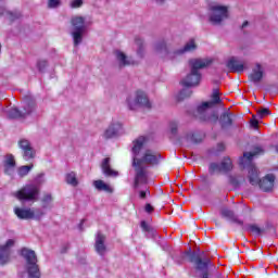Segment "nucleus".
I'll return each instance as SVG.
<instances>
[{
    "label": "nucleus",
    "instance_id": "51",
    "mask_svg": "<svg viewBox=\"0 0 278 278\" xmlns=\"http://www.w3.org/2000/svg\"><path fill=\"white\" fill-rule=\"evenodd\" d=\"M156 3H164V0H154Z\"/></svg>",
    "mask_w": 278,
    "mask_h": 278
},
{
    "label": "nucleus",
    "instance_id": "10",
    "mask_svg": "<svg viewBox=\"0 0 278 278\" xmlns=\"http://www.w3.org/2000/svg\"><path fill=\"white\" fill-rule=\"evenodd\" d=\"M14 214L20 218V220H40L45 216V212L37 208L36 212L31 208H21L15 207Z\"/></svg>",
    "mask_w": 278,
    "mask_h": 278
},
{
    "label": "nucleus",
    "instance_id": "12",
    "mask_svg": "<svg viewBox=\"0 0 278 278\" xmlns=\"http://www.w3.org/2000/svg\"><path fill=\"white\" fill-rule=\"evenodd\" d=\"M233 170V162L229 156L223 159L220 163H211L208 166L210 175H214L215 173H230Z\"/></svg>",
    "mask_w": 278,
    "mask_h": 278
},
{
    "label": "nucleus",
    "instance_id": "19",
    "mask_svg": "<svg viewBox=\"0 0 278 278\" xmlns=\"http://www.w3.org/2000/svg\"><path fill=\"white\" fill-rule=\"evenodd\" d=\"M122 128L123 126L119 123H113L104 131L103 137L105 138V140L116 138V136H118V131H121Z\"/></svg>",
    "mask_w": 278,
    "mask_h": 278
},
{
    "label": "nucleus",
    "instance_id": "17",
    "mask_svg": "<svg viewBox=\"0 0 278 278\" xmlns=\"http://www.w3.org/2000/svg\"><path fill=\"white\" fill-rule=\"evenodd\" d=\"M106 237L101 231H99L96 236L94 249L98 254L105 255V251H108V247H105Z\"/></svg>",
    "mask_w": 278,
    "mask_h": 278
},
{
    "label": "nucleus",
    "instance_id": "39",
    "mask_svg": "<svg viewBox=\"0 0 278 278\" xmlns=\"http://www.w3.org/2000/svg\"><path fill=\"white\" fill-rule=\"evenodd\" d=\"M269 114H270V110H268V109L263 108L257 111L258 118H264L265 116H268Z\"/></svg>",
    "mask_w": 278,
    "mask_h": 278
},
{
    "label": "nucleus",
    "instance_id": "40",
    "mask_svg": "<svg viewBox=\"0 0 278 278\" xmlns=\"http://www.w3.org/2000/svg\"><path fill=\"white\" fill-rule=\"evenodd\" d=\"M141 229L147 233H151V231H153V228H151V226H149L144 220L141 222Z\"/></svg>",
    "mask_w": 278,
    "mask_h": 278
},
{
    "label": "nucleus",
    "instance_id": "30",
    "mask_svg": "<svg viewBox=\"0 0 278 278\" xmlns=\"http://www.w3.org/2000/svg\"><path fill=\"white\" fill-rule=\"evenodd\" d=\"M135 45H137V47H138L137 54L140 58H142V55H144V40H142V38H140V37H136Z\"/></svg>",
    "mask_w": 278,
    "mask_h": 278
},
{
    "label": "nucleus",
    "instance_id": "14",
    "mask_svg": "<svg viewBox=\"0 0 278 278\" xmlns=\"http://www.w3.org/2000/svg\"><path fill=\"white\" fill-rule=\"evenodd\" d=\"M18 147L23 151V157L24 160H34L36 157V150L31 147V143L27 139H21L18 141Z\"/></svg>",
    "mask_w": 278,
    "mask_h": 278
},
{
    "label": "nucleus",
    "instance_id": "28",
    "mask_svg": "<svg viewBox=\"0 0 278 278\" xmlns=\"http://www.w3.org/2000/svg\"><path fill=\"white\" fill-rule=\"evenodd\" d=\"M41 203H42V208L43 210H49V208L53 207V205H52L53 195L51 193L43 194V197L41 199Z\"/></svg>",
    "mask_w": 278,
    "mask_h": 278
},
{
    "label": "nucleus",
    "instance_id": "4",
    "mask_svg": "<svg viewBox=\"0 0 278 278\" xmlns=\"http://www.w3.org/2000/svg\"><path fill=\"white\" fill-rule=\"evenodd\" d=\"M212 64V60L207 59H190L189 67L190 74L186 76L185 79L180 81L185 88H193L194 86H199L201 84V70L207 68Z\"/></svg>",
    "mask_w": 278,
    "mask_h": 278
},
{
    "label": "nucleus",
    "instance_id": "20",
    "mask_svg": "<svg viewBox=\"0 0 278 278\" xmlns=\"http://www.w3.org/2000/svg\"><path fill=\"white\" fill-rule=\"evenodd\" d=\"M110 162H111L110 157L103 159L101 163V169L103 172V175H105V177H118V172L112 169Z\"/></svg>",
    "mask_w": 278,
    "mask_h": 278
},
{
    "label": "nucleus",
    "instance_id": "35",
    "mask_svg": "<svg viewBox=\"0 0 278 278\" xmlns=\"http://www.w3.org/2000/svg\"><path fill=\"white\" fill-rule=\"evenodd\" d=\"M190 97H192V90L186 88L178 93L177 100L184 101V99H190Z\"/></svg>",
    "mask_w": 278,
    "mask_h": 278
},
{
    "label": "nucleus",
    "instance_id": "8",
    "mask_svg": "<svg viewBox=\"0 0 278 278\" xmlns=\"http://www.w3.org/2000/svg\"><path fill=\"white\" fill-rule=\"evenodd\" d=\"M72 25V37L74 40V47L81 45L84 40V36L86 35L87 27H86V18L84 16H73L71 18Z\"/></svg>",
    "mask_w": 278,
    "mask_h": 278
},
{
    "label": "nucleus",
    "instance_id": "7",
    "mask_svg": "<svg viewBox=\"0 0 278 278\" xmlns=\"http://www.w3.org/2000/svg\"><path fill=\"white\" fill-rule=\"evenodd\" d=\"M15 197L18 201L36 203L40 197V182H33L25 185L22 189L16 191Z\"/></svg>",
    "mask_w": 278,
    "mask_h": 278
},
{
    "label": "nucleus",
    "instance_id": "53",
    "mask_svg": "<svg viewBox=\"0 0 278 278\" xmlns=\"http://www.w3.org/2000/svg\"><path fill=\"white\" fill-rule=\"evenodd\" d=\"M215 119L218 121V116H215Z\"/></svg>",
    "mask_w": 278,
    "mask_h": 278
},
{
    "label": "nucleus",
    "instance_id": "23",
    "mask_svg": "<svg viewBox=\"0 0 278 278\" xmlns=\"http://www.w3.org/2000/svg\"><path fill=\"white\" fill-rule=\"evenodd\" d=\"M220 214L224 218H228V220H231V223H236V225H240V227H242V225H244V222L239 219L238 216H236V213H233V211H231L229 208H223L220 211Z\"/></svg>",
    "mask_w": 278,
    "mask_h": 278
},
{
    "label": "nucleus",
    "instance_id": "33",
    "mask_svg": "<svg viewBox=\"0 0 278 278\" xmlns=\"http://www.w3.org/2000/svg\"><path fill=\"white\" fill-rule=\"evenodd\" d=\"M140 188H143V190H140ZM134 190H140L139 191V199H147V194H151V191L149 190L148 184L146 185H140L137 189L134 188Z\"/></svg>",
    "mask_w": 278,
    "mask_h": 278
},
{
    "label": "nucleus",
    "instance_id": "32",
    "mask_svg": "<svg viewBox=\"0 0 278 278\" xmlns=\"http://www.w3.org/2000/svg\"><path fill=\"white\" fill-rule=\"evenodd\" d=\"M31 168H34V164L23 165L18 167L17 175L20 177H26V175H29V170H31Z\"/></svg>",
    "mask_w": 278,
    "mask_h": 278
},
{
    "label": "nucleus",
    "instance_id": "50",
    "mask_svg": "<svg viewBox=\"0 0 278 278\" xmlns=\"http://www.w3.org/2000/svg\"><path fill=\"white\" fill-rule=\"evenodd\" d=\"M84 222H85V219H81V222H80V224H79V229L81 230L83 228V226H84Z\"/></svg>",
    "mask_w": 278,
    "mask_h": 278
},
{
    "label": "nucleus",
    "instance_id": "2",
    "mask_svg": "<svg viewBox=\"0 0 278 278\" xmlns=\"http://www.w3.org/2000/svg\"><path fill=\"white\" fill-rule=\"evenodd\" d=\"M264 154V149L255 147L253 152H244L243 156L239 160L240 168H248V178L251 186H258L263 192H273L275 188V175L267 174L263 179H260V172L255 164H253V157L255 155Z\"/></svg>",
    "mask_w": 278,
    "mask_h": 278
},
{
    "label": "nucleus",
    "instance_id": "29",
    "mask_svg": "<svg viewBox=\"0 0 278 278\" xmlns=\"http://www.w3.org/2000/svg\"><path fill=\"white\" fill-rule=\"evenodd\" d=\"M245 229L247 231L253 233L254 236H262V233H264V229L260 228L255 224H249Z\"/></svg>",
    "mask_w": 278,
    "mask_h": 278
},
{
    "label": "nucleus",
    "instance_id": "42",
    "mask_svg": "<svg viewBox=\"0 0 278 278\" xmlns=\"http://www.w3.org/2000/svg\"><path fill=\"white\" fill-rule=\"evenodd\" d=\"M84 5V0H73L71 3V8H81Z\"/></svg>",
    "mask_w": 278,
    "mask_h": 278
},
{
    "label": "nucleus",
    "instance_id": "27",
    "mask_svg": "<svg viewBox=\"0 0 278 278\" xmlns=\"http://www.w3.org/2000/svg\"><path fill=\"white\" fill-rule=\"evenodd\" d=\"M65 181L66 184L73 186L74 188H77V186H79V180H77V174H75V172L66 174Z\"/></svg>",
    "mask_w": 278,
    "mask_h": 278
},
{
    "label": "nucleus",
    "instance_id": "15",
    "mask_svg": "<svg viewBox=\"0 0 278 278\" xmlns=\"http://www.w3.org/2000/svg\"><path fill=\"white\" fill-rule=\"evenodd\" d=\"M211 101L203 102L200 106H198L199 114H203L205 110H210V108H214V105H219L220 103V93L218 92V89L213 90V94L211 97Z\"/></svg>",
    "mask_w": 278,
    "mask_h": 278
},
{
    "label": "nucleus",
    "instance_id": "24",
    "mask_svg": "<svg viewBox=\"0 0 278 278\" xmlns=\"http://www.w3.org/2000/svg\"><path fill=\"white\" fill-rule=\"evenodd\" d=\"M227 68H229L231 73H243L244 64L240 63V61H237L235 58H231L227 62Z\"/></svg>",
    "mask_w": 278,
    "mask_h": 278
},
{
    "label": "nucleus",
    "instance_id": "44",
    "mask_svg": "<svg viewBox=\"0 0 278 278\" xmlns=\"http://www.w3.org/2000/svg\"><path fill=\"white\" fill-rule=\"evenodd\" d=\"M155 208L153 207V205H151V204H146V212L148 213V214H151V213H153V211H154Z\"/></svg>",
    "mask_w": 278,
    "mask_h": 278
},
{
    "label": "nucleus",
    "instance_id": "38",
    "mask_svg": "<svg viewBox=\"0 0 278 278\" xmlns=\"http://www.w3.org/2000/svg\"><path fill=\"white\" fill-rule=\"evenodd\" d=\"M62 1L61 0H48V8L55 9L60 8Z\"/></svg>",
    "mask_w": 278,
    "mask_h": 278
},
{
    "label": "nucleus",
    "instance_id": "13",
    "mask_svg": "<svg viewBox=\"0 0 278 278\" xmlns=\"http://www.w3.org/2000/svg\"><path fill=\"white\" fill-rule=\"evenodd\" d=\"M14 239H9L5 244L0 245V265L5 266V264H10V256L12 255L11 248L14 247Z\"/></svg>",
    "mask_w": 278,
    "mask_h": 278
},
{
    "label": "nucleus",
    "instance_id": "52",
    "mask_svg": "<svg viewBox=\"0 0 278 278\" xmlns=\"http://www.w3.org/2000/svg\"><path fill=\"white\" fill-rule=\"evenodd\" d=\"M275 149H276V151H277V153H278V144H277V146H275Z\"/></svg>",
    "mask_w": 278,
    "mask_h": 278
},
{
    "label": "nucleus",
    "instance_id": "37",
    "mask_svg": "<svg viewBox=\"0 0 278 278\" xmlns=\"http://www.w3.org/2000/svg\"><path fill=\"white\" fill-rule=\"evenodd\" d=\"M178 127H179V125L177 124V122L169 123V131H170L172 136H177Z\"/></svg>",
    "mask_w": 278,
    "mask_h": 278
},
{
    "label": "nucleus",
    "instance_id": "31",
    "mask_svg": "<svg viewBox=\"0 0 278 278\" xmlns=\"http://www.w3.org/2000/svg\"><path fill=\"white\" fill-rule=\"evenodd\" d=\"M9 118H25V114H23V111L13 108L8 111Z\"/></svg>",
    "mask_w": 278,
    "mask_h": 278
},
{
    "label": "nucleus",
    "instance_id": "46",
    "mask_svg": "<svg viewBox=\"0 0 278 278\" xmlns=\"http://www.w3.org/2000/svg\"><path fill=\"white\" fill-rule=\"evenodd\" d=\"M191 140L193 142H201L203 140V137L197 138V134H193L191 137Z\"/></svg>",
    "mask_w": 278,
    "mask_h": 278
},
{
    "label": "nucleus",
    "instance_id": "41",
    "mask_svg": "<svg viewBox=\"0 0 278 278\" xmlns=\"http://www.w3.org/2000/svg\"><path fill=\"white\" fill-rule=\"evenodd\" d=\"M229 181L235 188H238V186H240V180H238L236 176H230Z\"/></svg>",
    "mask_w": 278,
    "mask_h": 278
},
{
    "label": "nucleus",
    "instance_id": "36",
    "mask_svg": "<svg viewBox=\"0 0 278 278\" xmlns=\"http://www.w3.org/2000/svg\"><path fill=\"white\" fill-rule=\"evenodd\" d=\"M49 66V62L47 60L37 61V68L39 73H45V68Z\"/></svg>",
    "mask_w": 278,
    "mask_h": 278
},
{
    "label": "nucleus",
    "instance_id": "11",
    "mask_svg": "<svg viewBox=\"0 0 278 278\" xmlns=\"http://www.w3.org/2000/svg\"><path fill=\"white\" fill-rule=\"evenodd\" d=\"M127 104L129 110H136V108H146L147 110H151V101H149V97L144 91L138 90L136 92L135 100H131V98L127 99Z\"/></svg>",
    "mask_w": 278,
    "mask_h": 278
},
{
    "label": "nucleus",
    "instance_id": "49",
    "mask_svg": "<svg viewBox=\"0 0 278 278\" xmlns=\"http://www.w3.org/2000/svg\"><path fill=\"white\" fill-rule=\"evenodd\" d=\"M244 27H249V21H244L241 25V29H244Z\"/></svg>",
    "mask_w": 278,
    "mask_h": 278
},
{
    "label": "nucleus",
    "instance_id": "16",
    "mask_svg": "<svg viewBox=\"0 0 278 278\" xmlns=\"http://www.w3.org/2000/svg\"><path fill=\"white\" fill-rule=\"evenodd\" d=\"M114 55L119 63V68H123V66H131L136 64V61H134L131 56H127V54L121 50H115Z\"/></svg>",
    "mask_w": 278,
    "mask_h": 278
},
{
    "label": "nucleus",
    "instance_id": "34",
    "mask_svg": "<svg viewBox=\"0 0 278 278\" xmlns=\"http://www.w3.org/2000/svg\"><path fill=\"white\" fill-rule=\"evenodd\" d=\"M7 16L11 23H14V21H18V18H21L23 14L21 13V11H8Z\"/></svg>",
    "mask_w": 278,
    "mask_h": 278
},
{
    "label": "nucleus",
    "instance_id": "25",
    "mask_svg": "<svg viewBox=\"0 0 278 278\" xmlns=\"http://www.w3.org/2000/svg\"><path fill=\"white\" fill-rule=\"evenodd\" d=\"M219 124L222 129H227V127H231L233 125V114L229 112H225L219 117Z\"/></svg>",
    "mask_w": 278,
    "mask_h": 278
},
{
    "label": "nucleus",
    "instance_id": "18",
    "mask_svg": "<svg viewBox=\"0 0 278 278\" xmlns=\"http://www.w3.org/2000/svg\"><path fill=\"white\" fill-rule=\"evenodd\" d=\"M34 110H36V100H34V98L29 96H26L23 101V111H22V114H24V118L26 116H29V114H31Z\"/></svg>",
    "mask_w": 278,
    "mask_h": 278
},
{
    "label": "nucleus",
    "instance_id": "22",
    "mask_svg": "<svg viewBox=\"0 0 278 278\" xmlns=\"http://www.w3.org/2000/svg\"><path fill=\"white\" fill-rule=\"evenodd\" d=\"M3 166L5 175H10V170H14V168H16V160L13 154H7L4 156Z\"/></svg>",
    "mask_w": 278,
    "mask_h": 278
},
{
    "label": "nucleus",
    "instance_id": "6",
    "mask_svg": "<svg viewBox=\"0 0 278 278\" xmlns=\"http://www.w3.org/2000/svg\"><path fill=\"white\" fill-rule=\"evenodd\" d=\"M21 255L26 260V270L28 278H40V266L38 265V256L34 250L23 248Z\"/></svg>",
    "mask_w": 278,
    "mask_h": 278
},
{
    "label": "nucleus",
    "instance_id": "21",
    "mask_svg": "<svg viewBox=\"0 0 278 278\" xmlns=\"http://www.w3.org/2000/svg\"><path fill=\"white\" fill-rule=\"evenodd\" d=\"M264 78V70H262V64L257 63L256 68L252 71V73L249 75L250 81H253V84H260L262 79Z\"/></svg>",
    "mask_w": 278,
    "mask_h": 278
},
{
    "label": "nucleus",
    "instance_id": "43",
    "mask_svg": "<svg viewBox=\"0 0 278 278\" xmlns=\"http://www.w3.org/2000/svg\"><path fill=\"white\" fill-rule=\"evenodd\" d=\"M71 249V243H63V245L61 247V253H68V250Z\"/></svg>",
    "mask_w": 278,
    "mask_h": 278
},
{
    "label": "nucleus",
    "instance_id": "45",
    "mask_svg": "<svg viewBox=\"0 0 278 278\" xmlns=\"http://www.w3.org/2000/svg\"><path fill=\"white\" fill-rule=\"evenodd\" d=\"M0 16H8V9L5 7H0Z\"/></svg>",
    "mask_w": 278,
    "mask_h": 278
},
{
    "label": "nucleus",
    "instance_id": "5",
    "mask_svg": "<svg viewBox=\"0 0 278 278\" xmlns=\"http://www.w3.org/2000/svg\"><path fill=\"white\" fill-rule=\"evenodd\" d=\"M155 49L157 53L164 55V58H168L169 60H175L177 55H184V53H190V51H197V42L194 39H190L182 49L174 50L170 52L168 50V46H166V41H159L155 45Z\"/></svg>",
    "mask_w": 278,
    "mask_h": 278
},
{
    "label": "nucleus",
    "instance_id": "9",
    "mask_svg": "<svg viewBox=\"0 0 278 278\" xmlns=\"http://www.w3.org/2000/svg\"><path fill=\"white\" fill-rule=\"evenodd\" d=\"M210 22L213 25H220L225 18H229V9L225 5L213 4L210 7Z\"/></svg>",
    "mask_w": 278,
    "mask_h": 278
},
{
    "label": "nucleus",
    "instance_id": "47",
    "mask_svg": "<svg viewBox=\"0 0 278 278\" xmlns=\"http://www.w3.org/2000/svg\"><path fill=\"white\" fill-rule=\"evenodd\" d=\"M251 125L254 127V129H257V127H260V121H257V119H252V121H251Z\"/></svg>",
    "mask_w": 278,
    "mask_h": 278
},
{
    "label": "nucleus",
    "instance_id": "48",
    "mask_svg": "<svg viewBox=\"0 0 278 278\" xmlns=\"http://www.w3.org/2000/svg\"><path fill=\"white\" fill-rule=\"evenodd\" d=\"M217 151H225V144L224 143H218L217 144Z\"/></svg>",
    "mask_w": 278,
    "mask_h": 278
},
{
    "label": "nucleus",
    "instance_id": "1",
    "mask_svg": "<svg viewBox=\"0 0 278 278\" xmlns=\"http://www.w3.org/2000/svg\"><path fill=\"white\" fill-rule=\"evenodd\" d=\"M144 142H147V138L142 136L134 141L132 153L135 157L132 159V166L135 168V178L132 188L135 189L149 184V169H147L144 164L155 166L160 164V160L162 159V154L153 152V150H146L142 157L138 159L142 147H144Z\"/></svg>",
    "mask_w": 278,
    "mask_h": 278
},
{
    "label": "nucleus",
    "instance_id": "3",
    "mask_svg": "<svg viewBox=\"0 0 278 278\" xmlns=\"http://www.w3.org/2000/svg\"><path fill=\"white\" fill-rule=\"evenodd\" d=\"M185 260H188L191 264H194L195 270H198L199 278H210V267L212 266V260L205 252H192V249L185 252H180L179 256H174L176 264H184Z\"/></svg>",
    "mask_w": 278,
    "mask_h": 278
},
{
    "label": "nucleus",
    "instance_id": "26",
    "mask_svg": "<svg viewBox=\"0 0 278 278\" xmlns=\"http://www.w3.org/2000/svg\"><path fill=\"white\" fill-rule=\"evenodd\" d=\"M93 186L100 192H109L110 194H112V192H114V189L110 185L105 184L103 180H96L93 182Z\"/></svg>",
    "mask_w": 278,
    "mask_h": 278
}]
</instances>
